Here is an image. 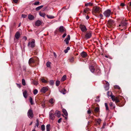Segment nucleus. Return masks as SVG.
Instances as JSON below:
<instances>
[{
    "label": "nucleus",
    "instance_id": "obj_16",
    "mask_svg": "<svg viewBox=\"0 0 131 131\" xmlns=\"http://www.w3.org/2000/svg\"><path fill=\"white\" fill-rule=\"evenodd\" d=\"M90 71L92 73H94L95 71V69L94 67L92 66H90L89 67Z\"/></svg>",
    "mask_w": 131,
    "mask_h": 131
},
{
    "label": "nucleus",
    "instance_id": "obj_6",
    "mask_svg": "<svg viewBox=\"0 0 131 131\" xmlns=\"http://www.w3.org/2000/svg\"><path fill=\"white\" fill-rule=\"evenodd\" d=\"M92 36V32L91 31L86 32L85 35V37L86 39L90 38Z\"/></svg>",
    "mask_w": 131,
    "mask_h": 131
},
{
    "label": "nucleus",
    "instance_id": "obj_29",
    "mask_svg": "<svg viewBox=\"0 0 131 131\" xmlns=\"http://www.w3.org/2000/svg\"><path fill=\"white\" fill-rule=\"evenodd\" d=\"M103 83L104 84H105L106 85H105L107 86H109V83L107 82V81L104 80L103 81Z\"/></svg>",
    "mask_w": 131,
    "mask_h": 131
},
{
    "label": "nucleus",
    "instance_id": "obj_23",
    "mask_svg": "<svg viewBox=\"0 0 131 131\" xmlns=\"http://www.w3.org/2000/svg\"><path fill=\"white\" fill-rule=\"evenodd\" d=\"M27 92L26 91H25L23 93V96L25 98H26L27 97Z\"/></svg>",
    "mask_w": 131,
    "mask_h": 131
},
{
    "label": "nucleus",
    "instance_id": "obj_63",
    "mask_svg": "<svg viewBox=\"0 0 131 131\" xmlns=\"http://www.w3.org/2000/svg\"><path fill=\"white\" fill-rule=\"evenodd\" d=\"M13 1L15 3H17L18 2V0H13Z\"/></svg>",
    "mask_w": 131,
    "mask_h": 131
},
{
    "label": "nucleus",
    "instance_id": "obj_17",
    "mask_svg": "<svg viewBox=\"0 0 131 131\" xmlns=\"http://www.w3.org/2000/svg\"><path fill=\"white\" fill-rule=\"evenodd\" d=\"M55 115L57 116L58 117H60L61 114L60 112V111H56L55 113Z\"/></svg>",
    "mask_w": 131,
    "mask_h": 131
},
{
    "label": "nucleus",
    "instance_id": "obj_43",
    "mask_svg": "<svg viewBox=\"0 0 131 131\" xmlns=\"http://www.w3.org/2000/svg\"><path fill=\"white\" fill-rule=\"evenodd\" d=\"M22 83L23 85H26V83L24 79H23L22 80Z\"/></svg>",
    "mask_w": 131,
    "mask_h": 131
},
{
    "label": "nucleus",
    "instance_id": "obj_59",
    "mask_svg": "<svg viewBox=\"0 0 131 131\" xmlns=\"http://www.w3.org/2000/svg\"><path fill=\"white\" fill-rule=\"evenodd\" d=\"M53 54L54 56L55 57V58H56L57 57V56L56 54L54 52H53Z\"/></svg>",
    "mask_w": 131,
    "mask_h": 131
},
{
    "label": "nucleus",
    "instance_id": "obj_12",
    "mask_svg": "<svg viewBox=\"0 0 131 131\" xmlns=\"http://www.w3.org/2000/svg\"><path fill=\"white\" fill-rule=\"evenodd\" d=\"M59 30L60 32H62L65 31L66 29L63 26H61L59 28Z\"/></svg>",
    "mask_w": 131,
    "mask_h": 131
},
{
    "label": "nucleus",
    "instance_id": "obj_32",
    "mask_svg": "<svg viewBox=\"0 0 131 131\" xmlns=\"http://www.w3.org/2000/svg\"><path fill=\"white\" fill-rule=\"evenodd\" d=\"M90 10V9L88 8H85L84 10V12L85 13H86L87 12H88Z\"/></svg>",
    "mask_w": 131,
    "mask_h": 131
},
{
    "label": "nucleus",
    "instance_id": "obj_41",
    "mask_svg": "<svg viewBox=\"0 0 131 131\" xmlns=\"http://www.w3.org/2000/svg\"><path fill=\"white\" fill-rule=\"evenodd\" d=\"M41 81L43 83H47V81L46 80L44 79H41Z\"/></svg>",
    "mask_w": 131,
    "mask_h": 131
},
{
    "label": "nucleus",
    "instance_id": "obj_56",
    "mask_svg": "<svg viewBox=\"0 0 131 131\" xmlns=\"http://www.w3.org/2000/svg\"><path fill=\"white\" fill-rule=\"evenodd\" d=\"M120 6L122 7H123L125 6V4L124 3H122L120 4Z\"/></svg>",
    "mask_w": 131,
    "mask_h": 131
},
{
    "label": "nucleus",
    "instance_id": "obj_2",
    "mask_svg": "<svg viewBox=\"0 0 131 131\" xmlns=\"http://www.w3.org/2000/svg\"><path fill=\"white\" fill-rule=\"evenodd\" d=\"M35 41L34 39H32L31 41H30L28 42V46L31 48H34L35 46Z\"/></svg>",
    "mask_w": 131,
    "mask_h": 131
},
{
    "label": "nucleus",
    "instance_id": "obj_5",
    "mask_svg": "<svg viewBox=\"0 0 131 131\" xmlns=\"http://www.w3.org/2000/svg\"><path fill=\"white\" fill-rule=\"evenodd\" d=\"M27 115L30 118H32L34 116L33 113L31 109L29 110L27 112Z\"/></svg>",
    "mask_w": 131,
    "mask_h": 131
},
{
    "label": "nucleus",
    "instance_id": "obj_37",
    "mask_svg": "<svg viewBox=\"0 0 131 131\" xmlns=\"http://www.w3.org/2000/svg\"><path fill=\"white\" fill-rule=\"evenodd\" d=\"M70 61L71 62H73L74 61V58L73 57H71L69 59Z\"/></svg>",
    "mask_w": 131,
    "mask_h": 131
},
{
    "label": "nucleus",
    "instance_id": "obj_22",
    "mask_svg": "<svg viewBox=\"0 0 131 131\" xmlns=\"http://www.w3.org/2000/svg\"><path fill=\"white\" fill-rule=\"evenodd\" d=\"M49 102L51 104H52L54 103L55 100L51 98L49 100Z\"/></svg>",
    "mask_w": 131,
    "mask_h": 131
},
{
    "label": "nucleus",
    "instance_id": "obj_27",
    "mask_svg": "<svg viewBox=\"0 0 131 131\" xmlns=\"http://www.w3.org/2000/svg\"><path fill=\"white\" fill-rule=\"evenodd\" d=\"M99 8L98 7H95L94 9V11L95 13H97L99 11Z\"/></svg>",
    "mask_w": 131,
    "mask_h": 131
},
{
    "label": "nucleus",
    "instance_id": "obj_61",
    "mask_svg": "<svg viewBox=\"0 0 131 131\" xmlns=\"http://www.w3.org/2000/svg\"><path fill=\"white\" fill-rule=\"evenodd\" d=\"M68 50L67 49H65V50H64V52L65 53H67L68 52Z\"/></svg>",
    "mask_w": 131,
    "mask_h": 131
},
{
    "label": "nucleus",
    "instance_id": "obj_20",
    "mask_svg": "<svg viewBox=\"0 0 131 131\" xmlns=\"http://www.w3.org/2000/svg\"><path fill=\"white\" fill-rule=\"evenodd\" d=\"M28 18L30 20H33L34 19V17L32 15L29 14L28 15Z\"/></svg>",
    "mask_w": 131,
    "mask_h": 131
},
{
    "label": "nucleus",
    "instance_id": "obj_15",
    "mask_svg": "<svg viewBox=\"0 0 131 131\" xmlns=\"http://www.w3.org/2000/svg\"><path fill=\"white\" fill-rule=\"evenodd\" d=\"M20 33L18 32H17L15 35V37L16 39H18L20 36Z\"/></svg>",
    "mask_w": 131,
    "mask_h": 131
},
{
    "label": "nucleus",
    "instance_id": "obj_46",
    "mask_svg": "<svg viewBox=\"0 0 131 131\" xmlns=\"http://www.w3.org/2000/svg\"><path fill=\"white\" fill-rule=\"evenodd\" d=\"M105 105L106 107V110H108V105L107 103H105Z\"/></svg>",
    "mask_w": 131,
    "mask_h": 131
},
{
    "label": "nucleus",
    "instance_id": "obj_7",
    "mask_svg": "<svg viewBox=\"0 0 131 131\" xmlns=\"http://www.w3.org/2000/svg\"><path fill=\"white\" fill-rule=\"evenodd\" d=\"M80 27L82 32H85L87 30L86 26L84 25H81L80 26Z\"/></svg>",
    "mask_w": 131,
    "mask_h": 131
},
{
    "label": "nucleus",
    "instance_id": "obj_18",
    "mask_svg": "<svg viewBox=\"0 0 131 131\" xmlns=\"http://www.w3.org/2000/svg\"><path fill=\"white\" fill-rule=\"evenodd\" d=\"M35 62V61L34 59L32 58L30 59L29 60L28 63L29 65L30 64L34 63Z\"/></svg>",
    "mask_w": 131,
    "mask_h": 131
},
{
    "label": "nucleus",
    "instance_id": "obj_54",
    "mask_svg": "<svg viewBox=\"0 0 131 131\" xmlns=\"http://www.w3.org/2000/svg\"><path fill=\"white\" fill-rule=\"evenodd\" d=\"M62 119V118H59L58 121V123H60V122H61V121Z\"/></svg>",
    "mask_w": 131,
    "mask_h": 131
},
{
    "label": "nucleus",
    "instance_id": "obj_31",
    "mask_svg": "<svg viewBox=\"0 0 131 131\" xmlns=\"http://www.w3.org/2000/svg\"><path fill=\"white\" fill-rule=\"evenodd\" d=\"M93 5V3L90 2L88 3L85 4V6H91Z\"/></svg>",
    "mask_w": 131,
    "mask_h": 131
},
{
    "label": "nucleus",
    "instance_id": "obj_39",
    "mask_svg": "<svg viewBox=\"0 0 131 131\" xmlns=\"http://www.w3.org/2000/svg\"><path fill=\"white\" fill-rule=\"evenodd\" d=\"M66 90L64 89H63L61 90V93H62L63 94H65L66 93Z\"/></svg>",
    "mask_w": 131,
    "mask_h": 131
},
{
    "label": "nucleus",
    "instance_id": "obj_38",
    "mask_svg": "<svg viewBox=\"0 0 131 131\" xmlns=\"http://www.w3.org/2000/svg\"><path fill=\"white\" fill-rule=\"evenodd\" d=\"M38 91L37 89H35L33 91L34 94L35 95H36L38 93Z\"/></svg>",
    "mask_w": 131,
    "mask_h": 131
},
{
    "label": "nucleus",
    "instance_id": "obj_19",
    "mask_svg": "<svg viewBox=\"0 0 131 131\" xmlns=\"http://www.w3.org/2000/svg\"><path fill=\"white\" fill-rule=\"evenodd\" d=\"M50 118L51 120H54L55 118L54 114L52 113L50 114Z\"/></svg>",
    "mask_w": 131,
    "mask_h": 131
},
{
    "label": "nucleus",
    "instance_id": "obj_47",
    "mask_svg": "<svg viewBox=\"0 0 131 131\" xmlns=\"http://www.w3.org/2000/svg\"><path fill=\"white\" fill-rule=\"evenodd\" d=\"M105 90L106 91L108 90L109 88V86L105 85L104 87Z\"/></svg>",
    "mask_w": 131,
    "mask_h": 131
},
{
    "label": "nucleus",
    "instance_id": "obj_64",
    "mask_svg": "<svg viewBox=\"0 0 131 131\" xmlns=\"http://www.w3.org/2000/svg\"><path fill=\"white\" fill-rule=\"evenodd\" d=\"M42 107H45V103H42Z\"/></svg>",
    "mask_w": 131,
    "mask_h": 131
},
{
    "label": "nucleus",
    "instance_id": "obj_34",
    "mask_svg": "<svg viewBox=\"0 0 131 131\" xmlns=\"http://www.w3.org/2000/svg\"><path fill=\"white\" fill-rule=\"evenodd\" d=\"M41 129L42 131H45V126L44 125H42L41 126Z\"/></svg>",
    "mask_w": 131,
    "mask_h": 131
},
{
    "label": "nucleus",
    "instance_id": "obj_26",
    "mask_svg": "<svg viewBox=\"0 0 131 131\" xmlns=\"http://www.w3.org/2000/svg\"><path fill=\"white\" fill-rule=\"evenodd\" d=\"M43 7V5H41L36 7V11H38L42 8Z\"/></svg>",
    "mask_w": 131,
    "mask_h": 131
},
{
    "label": "nucleus",
    "instance_id": "obj_33",
    "mask_svg": "<svg viewBox=\"0 0 131 131\" xmlns=\"http://www.w3.org/2000/svg\"><path fill=\"white\" fill-rule=\"evenodd\" d=\"M51 62L49 61H48L46 63V66L48 67H50V66Z\"/></svg>",
    "mask_w": 131,
    "mask_h": 131
},
{
    "label": "nucleus",
    "instance_id": "obj_30",
    "mask_svg": "<svg viewBox=\"0 0 131 131\" xmlns=\"http://www.w3.org/2000/svg\"><path fill=\"white\" fill-rule=\"evenodd\" d=\"M39 15L40 16L43 17H45L46 15V14L45 13H41L40 12H39Z\"/></svg>",
    "mask_w": 131,
    "mask_h": 131
},
{
    "label": "nucleus",
    "instance_id": "obj_45",
    "mask_svg": "<svg viewBox=\"0 0 131 131\" xmlns=\"http://www.w3.org/2000/svg\"><path fill=\"white\" fill-rule=\"evenodd\" d=\"M100 101V100L99 99V96H97L96 99L95 100V101L96 102H99Z\"/></svg>",
    "mask_w": 131,
    "mask_h": 131
},
{
    "label": "nucleus",
    "instance_id": "obj_60",
    "mask_svg": "<svg viewBox=\"0 0 131 131\" xmlns=\"http://www.w3.org/2000/svg\"><path fill=\"white\" fill-rule=\"evenodd\" d=\"M23 67V69L24 70V71H25L26 70V67L25 66H24Z\"/></svg>",
    "mask_w": 131,
    "mask_h": 131
},
{
    "label": "nucleus",
    "instance_id": "obj_44",
    "mask_svg": "<svg viewBox=\"0 0 131 131\" xmlns=\"http://www.w3.org/2000/svg\"><path fill=\"white\" fill-rule=\"evenodd\" d=\"M60 84V81H57L56 82V85L58 86Z\"/></svg>",
    "mask_w": 131,
    "mask_h": 131
},
{
    "label": "nucleus",
    "instance_id": "obj_1",
    "mask_svg": "<svg viewBox=\"0 0 131 131\" xmlns=\"http://www.w3.org/2000/svg\"><path fill=\"white\" fill-rule=\"evenodd\" d=\"M107 25L108 27L111 28L114 27L115 26V24L113 20L110 19L108 20Z\"/></svg>",
    "mask_w": 131,
    "mask_h": 131
},
{
    "label": "nucleus",
    "instance_id": "obj_4",
    "mask_svg": "<svg viewBox=\"0 0 131 131\" xmlns=\"http://www.w3.org/2000/svg\"><path fill=\"white\" fill-rule=\"evenodd\" d=\"M112 14L110 10L108 9L105 11L103 13V14L106 17H108Z\"/></svg>",
    "mask_w": 131,
    "mask_h": 131
},
{
    "label": "nucleus",
    "instance_id": "obj_53",
    "mask_svg": "<svg viewBox=\"0 0 131 131\" xmlns=\"http://www.w3.org/2000/svg\"><path fill=\"white\" fill-rule=\"evenodd\" d=\"M27 15H26L22 14V17L23 18H25L26 17Z\"/></svg>",
    "mask_w": 131,
    "mask_h": 131
},
{
    "label": "nucleus",
    "instance_id": "obj_57",
    "mask_svg": "<svg viewBox=\"0 0 131 131\" xmlns=\"http://www.w3.org/2000/svg\"><path fill=\"white\" fill-rule=\"evenodd\" d=\"M66 35V33L62 35V37L64 38L65 37Z\"/></svg>",
    "mask_w": 131,
    "mask_h": 131
},
{
    "label": "nucleus",
    "instance_id": "obj_52",
    "mask_svg": "<svg viewBox=\"0 0 131 131\" xmlns=\"http://www.w3.org/2000/svg\"><path fill=\"white\" fill-rule=\"evenodd\" d=\"M50 83L51 85H52L54 83V82L53 80L50 81Z\"/></svg>",
    "mask_w": 131,
    "mask_h": 131
},
{
    "label": "nucleus",
    "instance_id": "obj_25",
    "mask_svg": "<svg viewBox=\"0 0 131 131\" xmlns=\"http://www.w3.org/2000/svg\"><path fill=\"white\" fill-rule=\"evenodd\" d=\"M50 125L49 124H47L46 126V128L47 131H50Z\"/></svg>",
    "mask_w": 131,
    "mask_h": 131
},
{
    "label": "nucleus",
    "instance_id": "obj_42",
    "mask_svg": "<svg viewBox=\"0 0 131 131\" xmlns=\"http://www.w3.org/2000/svg\"><path fill=\"white\" fill-rule=\"evenodd\" d=\"M29 101L31 105L33 104L32 99L31 97H30L29 99Z\"/></svg>",
    "mask_w": 131,
    "mask_h": 131
},
{
    "label": "nucleus",
    "instance_id": "obj_50",
    "mask_svg": "<svg viewBox=\"0 0 131 131\" xmlns=\"http://www.w3.org/2000/svg\"><path fill=\"white\" fill-rule=\"evenodd\" d=\"M33 83L35 85H37L38 84V82L35 81H34L33 82Z\"/></svg>",
    "mask_w": 131,
    "mask_h": 131
},
{
    "label": "nucleus",
    "instance_id": "obj_40",
    "mask_svg": "<svg viewBox=\"0 0 131 131\" xmlns=\"http://www.w3.org/2000/svg\"><path fill=\"white\" fill-rule=\"evenodd\" d=\"M47 16L48 18L50 19H53L54 18V16H52L47 15Z\"/></svg>",
    "mask_w": 131,
    "mask_h": 131
},
{
    "label": "nucleus",
    "instance_id": "obj_62",
    "mask_svg": "<svg viewBox=\"0 0 131 131\" xmlns=\"http://www.w3.org/2000/svg\"><path fill=\"white\" fill-rule=\"evenodd\" d=\"M100 16L101 17V18H102V19L103 18L102 17L103 16L102 14H100Z\"/></svg>",
    "mask_w": 131,
    "mask_h": 131
},
{
    "label": "nucleus",
    "instance_id": "obj_28",
    "mask_svg": "<svg viewBox=\"0 0 131 131\" xmlns=\"http://www.w3.org/2000/svg\"><path fill=\"white\" fill-rule=\"evenodd\" d=\"M66 75H64L62 78L61 80L63 81L66 80Z\"/></svg>",
    "mask_w": 131,
    "mask_h": 131
},
{
    "label": "nucleus",
    "instance_id": "obj_49",
    "mask_svg": "<svg viewBox=\"0 0 131 131\" xmlns=\"http://www.w3.org/2000/svg\"><path fill=\"white\" fill-rule=\"evenodd\" d=\"M114 87L115 89H120V87L118 85H116L114 86Z\"/></svg>",
    "mask_w": 131,
    "mask_h": 131
},
{
    "label": "nucleus",
    "instance_id": "obj_36",
    "mask_svg": "<svg viewBox=\"0 0 131 131\" xmlns=\"http://www.w3.org/2000/svg\"><path fill=\"white\" fill-rule=\"evenodd\" d=\"M101 121V119H98L96 120V122L99 124H100Z\"/></svg>",
    "mask_w": 131,
    "mask_h": 131
},
{
    "label": "nucleus",
    "instance_id": "obj_58",
    "mask_svg": "<svg viewBox=\"0 0 131 131\" xmlns=\"http://www.w3.org/2000/svg\"><path fill=\"white\" fill-rule=\"evenodd\" d=\"M87 113H88V114H90L91 113V111L90 110H88L87 111Z\"/></svg>",
    "mask_w": 131,
    "mask_h": 131
},
{
    "label": "nucleus",
    "instance_id": "obj_48",
    "mask_svg": "<svg viewBox=\"0 0 131 131\" xmlns=\"http://www.w3.org/2000/svg\"><path fill=\"white\" fill-rule=\"evenodd\" d=\"M40 2H35L34 4V5H38L39 4Z\"/></svg>",
    "mask_w": 131,
    "mask_h": 131
},
{
    "label": "nucleus",
    "instance_id": "obj_24",
    "mask_svg": "<svg viewBox=\"0 0 131 131\" xmlns=\"http://www.w3.org/2000/svg\"><path fill=\"white\" fill-rule=\"evenodd\" d=\"M62 112L66 116H67L68 115V113L65 109H62Z\"/></svg>",
    "mask_w": 131,
    "mask_h": 131
},
{
    "label": "nucleus",
    "instance_id": "obj_21",
    "mask_svg": "<svg viewBox=\"0 0 131 131\" xmlns=\"http://www.w3.org/2000/svg\"><path fill=\"white\" fill-rule=\"evenodd\" d=\"M94 112L96 113H99L100 112V108L98 107H96L94 110Z\"/></svg>",
    "mask_w": 131,
    "mask_h": 131
},
{
    "label": "nucleus",
    "instance_id": "obj_11",
    "mask_svg": "<svg viewBox=\"0 0 131 131\" xmlns=\"http://www.w3.org/2000/svg\"><path fill=\"white\" fill-rule=\"evenodd\" d=\"M95 73L96 75H100L101 73V71L99 68H97L95 70Z\"/></svg>",
    "mask_w": 131,
    "mask_h": 131
},
{
    "label": "nucleus",
    "instance_id": "obj_55",
    "mask_svg": "<svg viewBox=\"0 0 131 131\" xmlns=\"http://www.w3.org/2000/svg\"><path fill=\"white\" fill-rule=\"evenodd\" d=\"M16 84L17 85V86L19 88H20L21 87V85H20V84H18V83H16Z\"/></svg>",
    "mask_w": 131,
    "mask_h": 131
},
{
    "label": "nucleus",
    "instance_id": "obj_13",
    "mask_svg": "<svg viewBox=\"0 0 131 131\" xmlns=\"http://www.w3.org/2000/svg\"><path fill=\"white\" fill-rule=\"evenodd\" d=\"M80 54L82 57L83 58H85L87 55V53L84 51L82 52Z\"/></svg>",
    "mask_w": 131,
    "mask_h": 131
},
{
    "label": "nucleus",
    "instance_id": "obj_10",
    "mask_svg": "<svg viewBox=\"0 0 131 131\" xmlns=\"http://www.w3.org/2000/svg\"><path fill=\"white\" fill-rule=\"evenodd\" d=\"M127 25V23L125 21L122 22L121 24L119 25V26L121 28H124V27Z\"/></svg>",
    "mask_w": 131,
    "mask_h": 131
},
{
    "label": "nucleus",
    "instance_id": "obj_8",
    "mask_svg": "<svg viewBox=\"0 0 131 131\" xmlns=\"http://www.w3.org/2000/svg\"><path fill=\"white\" fill-rule=\"evenodd\" d=\"M42 23V21L39 20H38L35 22V25L36 26H38L41 25Z\"/></svg>",
    "mask_w": 131,
    "mask_h": 131
},
{
    "label": "nucleus",
    "instance_id": "obj_35",
    "mask_svg": "<svg viewBox=\"0 0 131 131\" xmlns=\"http://www.w3.org/2000/svg\"><path fill=\"white\" fill-rule=\"evenodd\" d=\"M107 95L108 97L110 96V95H113L111 91H108L107 93Z\"/></svg>",
    "mask_w": 131,
    "mask_h": 131
},
{
    "label": "nucleus",
    "instance_id": "obj_9",
    "mask_svg": "<svg viewBox=\"0 0 131 131\" xmlns=\"http://www.w3.org/2000/svg\"><path fill=\"white\" fill-rule=\"evenodd\" d=\"M48 90L47 87H43L41 88L40 92L43 93H45Z\"/></svg>",
    "mask_w": 131,
    "mask_h": 131
},
{
    "label": "nucleus",
    "instance_id": "obj_51",
    "mask_svg": "<svg viewBox=\"0 0 131 131\" xmlns=\"http://www.w3.org/2000/svg\"><path fill=\"white\" fill-rule=\"evenodd\" d=\"M109 105H110V107H113V103L112 102H111L109 103Z\"/></svg>",
    "mask_w": 131,
    "mask_h": 131
},
{
    "label": "nucleus",
    "instance_id": "obj_14",
    "mask_svg": "<svg viewBox=\"0 0 131 131\" xmlns=\"http://www.w3.org/2000/svg\"><path fill=\"white\" fill-rule=\"evenodd\" d=\"M70 39V36L69 35L64 40V41L66 42L67 44H68L69 42V40Z\"/></svg>",
    "mask_w": 131,
    "mask_h": 131
},
{
    "label": "nucleus",
    "instance_id": "obj_3",
    "mask_svg": "<svg viewBox=\"0 0 131 131\" xmlns=\"http://www.w3.org/2000/svg\"><path fill=\"white\" fill-rule=\"evenodd\" d=\"M110 97H111L112 100L114 102L115 101V103H117L119 102V97H115V96L113 95H110Z\"/></svg>",
    "mask_w": 131,
    "mask_h": 131
}]
</instances>
